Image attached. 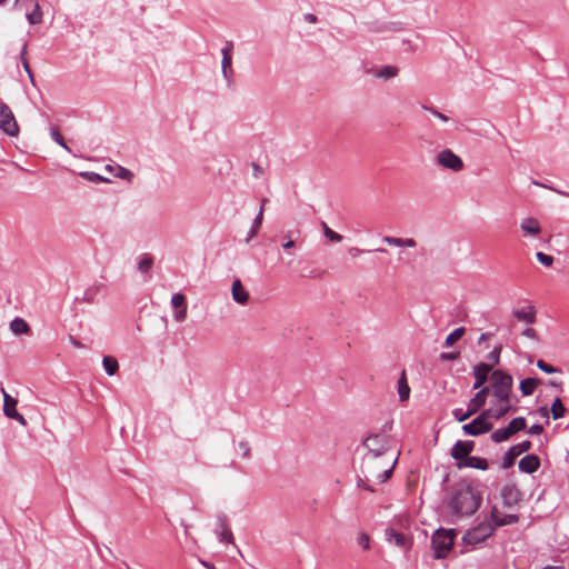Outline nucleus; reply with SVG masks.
Wrapping results in <instances>:
<instances>
[{
	"instance_id": "obj_1",
	"label": "nucleus",
	"mask_w": 569,
	"mask_h": 569,
	"mask_svg": "<svg viewBox=\"0 0 569 569\" xmlns=\"http://www.w3.org/2000/svg\"><path fill=\"white\" fill-rule=\"evenodd\" d=\"M482 492L471 482H459L451 488L448 499L450 512L459 518L470 517L480 508Z\"/></svg>"
},
{
	"instance_id": "obj_2",
	"label": "nucleus",
	"mask_w": 569,
	"mask_h": 569,
	"mask_svg": "<svg viewBox=\"0 0 569 569\" xmlns=\"http://www.w3.org/2000/svg\"><path fill=\"white\" fill-rule=\"evenodd\" d=\"M397 463V459L392 461V463L385 468L387 463H382V459L375 458V456H365L361 463V473L365 476L366 480H371L372 478L377 479L379 483L386 482L392 475L393 468Z\"/></svg>"
},
{
	"instance_id": "obj_3",
	"label": "nucleus",
	"mask_w": 569,
	"mask_h": 569,
	"mask_svg": "<svg viewBox=\"0 0 569 569\" xmlns=\"http://www.w3.org/2000/svg\"><path fill=\"white\" fill-rule=\"evenodd\" d=\"M455 537V529L440 528L435 531L431 537V546L433 549V557L436 559H443L448 556L449 551L453 547Z\"/></svg>"
},
{
	"instance_id": "obj_4",
	"label": "nucleus",
	"mask_w": 569,
	"mask_h": 569,
	"mask_svg": "<svg viewBox=\"0 0 569 569\" xmlns=\"http://www.w3.org/2000/svg\"><path fill=\"white\" fill-rule=\"evenodd\" d=\"M512 385L513 379L509 373L501 370H495L492 372V393L497 402L510 401Z\"/></svg>"
},
{
	"instance_id": "obj_5",
	"label": "nucleus",
	"mask_w": 569,
	"mask_h": 569,
	"mask_svg": "<svg viewBox=\"0 0 569 569\" xmlns=\"http://www.w3.org/2000/svg\"><path fill=\"white\" fill-rule=\"evenodd\" d=\"M493 531H495V526H492V523L489 522L488 519H485L478 526L469 529L463 535L462 541L465 545H470L472 547H476V546L482 543L487 538L492 536Z\"/></svg>"
},
{
	"instance_id": "obj_6",
	"label": "nucleus",
	"mask_w": 569,
	"mask_h": 569,
	"mask_svg": "<svg viewBox=\"0 0 569 569\" xmlns=\"http://www.w3.org/2000/svg\"><path fill=\"white\" fill-rule=\"evenodd\" d=\"M363 446L368 449L366 456H375V458L381 459L388 449V440L383 435L373 433L365 439Z\"/></svg>"
},
{
	"instance_id": "obj_7",
	"label": "nucleus",
	"mask_w": 569,
	"mask_h": 569,
	"mask_svg": "<svg viewBox=\"0 0 569 569\" xmlns=\"http://www.w3.org/2000/svg\"><path fill=\"white\" fill-rule=\"evenodd\" d=\"M0 129L10 137H16L19 132V127L11 109L2 102H0Z\"/></svg>"
},
{
	"instance_id": "obj_8",
	"label": "nucleus",
	"mask_w": 569,
	"mask_h": 569,
	"mask_svg": "<svg viewBox=\"0 0 569 569\" xmlns=\"http://www.w3.org/2000/svg\"><path fill=\"white\" fill-rule=\"evenodd\" d=\"M437 164L453 172H459L465 167L462 159L450 149H445L437 154Z\"/></svg>"
},
{
	"instance_id": "obj_9",
	"label": "nucleus",
	"mask_w": 569,
	"mask_h": 569,
	"mask_svg": "<svg viewBox=\"0 0 569 569\" xmlns=\"http://www.w3.org/2000/svg\"><path fill=\"white\" fill-rule=\"evenodd\" d=\"M531 441L530 440H523L517 445H513L510 447L507 452L502 457V469H509L515 465V461L518 456H520L523 452H527L531 449Z\"/></svg>"
},
{
	"instance_id": "obj_10",
	"label": "nucleus",
	"mask_w": 569,
	"mask_h": 569,
	"mask_svg": "<svg viewBox=\"0 0 569 569\" xmlns=\"http://www.w3.org/2000/svg\"><path fill=\"white\" fill-rule=\"evenodd\" d=\"M1 392L3 395V412L4 415L10 418L18 421L21 426H27L26 418L20 415L17 410V403L18 401L12 398L4 388H1Z\"/></svg>"
},
{
	"instance_id": "obj_11",
	"label": "nucleus",
	"mask_w": 569,
	"mask_h": 569,
	"mask_svg": "<svg viewBox=\"0 0 569 569\" xmlns=\"http://www.w3.org/2000/svg\"><path fill=\"white\" fill-rule=\"evenodd\" d=\"M475 449V442L471 440H458L455 442L450 450V455L452 459L457 461V463H461L467 458L471 457L470 453Z\"/></svg>"
},
{
	"instance_id": "obj_12",
	"label": "nucleus",
	"mask_w": 569,
	"mask_h": 569,
	"mask_svg": "<svg viewBox=\"0 0 569 569\" xmlns=\"http://www.w3.org/2000/svg\"><path fill=\"white\" fill-rule=\"evenodd\" d=\"M232 50H233V42L227 41L224 47L221 49L222 54V61H221V71L224 80L230 83L232 81L233 77V69H232Z\"/></svg>"
},
{
	"instance_id": "obj_13",
	"label": "nucleus",
	"mask_w": 569,
	"mask_h": 569,
	"mask_svg": "<svg viewBox=\"0 0 569 569\" xmlns=\"http://www.w3.org/2000/svg\"><path fill=\"white\" fill-rule=\"evenodd\" d=\"M495 526V529L502 526L515 525L519 521V516L513 513L500 515L497 506H493L489 516L486 518Z\"/></svg>"
},
{
	"instance_id": "obj_14",
	"label": "nucleus",
	"mask_w": 569,
	"mask_h": 569,
	"mask_svg": "<svg viewBox=\"0 0 569 569\" xmlns=\"http://www.w3.org/2000/svg\"><path fill=\"white\" fill-rule=\"evenodd\" d=\"M216 535L220 542H233V535L228 523V517L224 513L217 516Z\"/></svg>"
},
{
	"instance_id": "obj_15",
	"label": "nucleus",
	"mask_w": 569,
	"mask_h": 569,
	"mask_svg": "<svg viewBox=\"0 0 569 569\" xmlns=\"http://www.w3.org/2000/svg\"><path fill=\"white\" fill-rule=\"evenodd\" d=\"M492 427L491 422H483L482 418L477 417L471 422L463 425L462 431L466 435L477 437L490 431Z\"/></svg>"
},
{
	"instance_id": "obj_16",
	"label": "nucleus",
	"mask_w": 569,
	"mask_h": 569,
	"mask_svg": "<svg viewBox=\"0 0 569 569\" xmlns=\"http://www.w3.org/2000/svg\"><path fill=\"white\" fill-rule=\"evenodd\" d=\"M501 498L505 507L511 508L521 499L520 490L513 485H506L501 489Z\"/></svg>"
},
{
	"instance_id": "obj_17",
	"label": "nucleus",
	"mask_w": 569,
	"mask_h": 569,
	"mask_svg": "<svg viewBox=\"0 0 569 569\" xmlns=\"http://www.w3.org/2000/svg\"><path fill=\"white\" fill-rule=\"evenodd\" d=\"M512 316L521 322L527 325H533L537 319V311L532 305H528L526 307H521L512 310Z\"/></svg>"
},
{
	"instance_id": "obj_18",
	"label": "nucleus",
	"mask_w": 569,
	"mask_h": 569,
	"mask_svg": "<svg viewBox=\"0 0 569 569\" xmlns=\"http://www.w3.org/2000/svg\"><path fill=\"white\" fill-rule=\"evenodd\" d=\"M518 468L523 473H533L540 468V459L537 455H527L520 459Z\"/></svg>"
},
{
	"instance_id": "obj_19",
	"label": "nucleus",
	"mask_w": 569,
	"mask_h": 569,
	"mask_svg": "<svg viewBox=\"0 0 569 569\" xmlns=\"http://www.w3.org/2000/svg\"><path fill=\"white\" fill-rule=\"evenodd\" d=\"M490 370H491V367L483 362L475 366V368H473V376H475L473 389H479L485 385V382L488 379V375H489Z\"/></svg>"
},
{
	"instance_id": "obj_20",
	"label": "nucleus",
	"mask_w": 569,
	"mask_h": 569,
	"mask_svg": "<svg viewBox=\"0 0 569 569\" xmlns=\"http://www.w3.org/2000/svg\"><path fill=\"white\" fill-rule=\"evenodd\" d=\"M520 229L525 237H537L541 232V227L536 218H525L520 223Z\"/></svg>"
},
{
	"instance_id": "obj_21",
	"label": "nucleus",
	"mask_w": 569,
	"mask_h": 569,
	"mask_svg": "<svg viewBox=\"0 0 569 569\" xmlns=\"http://www.w3.org/2000/svg\"><path fill=\"white\" fill-rule=\"evenodd\" d=\"M386 539L388 542L393 543L400 548H408L409 542L405 533L395 530L393 528L386 529Z\"/></svg>"
},
{
	"instance_id": "obj_22",
	"label": "nucleus",
	"mask_w": 569,
	"mask_h": 569,
	"mask_svg": "<svg viewBox=\"0 0 569 569\" xmlns=\"http://www.w3.org/2000/svg\"><path fill=\"white\" fill-rule=\"evenodd\" d=\"M489 388H481L469 401L468 408L470 410H475V413L478 412L485 405L487 400V396L489 393Z\"/></svg>"
},
{
	"instance_id": "obj_23",
	"label": "nucleus",
	"mask_w": 569,
	"mask_h": 569,
	"mask_svg": "<svg viewBox=\"0 0 569 569\" xmlns=\"http://www.w3.org/2000/svg\"><path fill=\"white\" fill-rule=\"evenodd\" d=\"M231 292H232V299L236 302H238L240 305H244L248 302L249 292L244 289V287L242 286V283L239 279H236L232 282Z\"/></svg>"
},
{
	"instance_id": "obj_24",
	"label": "nucleus",
	"mask_w": 569,
	"mask_h": 569,
	"mask_svg": "<svg viewBox=\"0 0 569 569\" xmlns=\"http://www.w3.org/2000/svg\"><path fill=\"white\" fill-rule=\"evenodd\" d=\"M457 467L459 469L473 468L479 470H487L489 468V463L485 458L471 456L467 458V460H465L463 462L457 463Z\"/></svg>"
},
{
	"instance_id": "obj_25",
	"label": "nucleus",
	"mask_w": 569,
	"mask_h": 569,
	"mask_svg": "<svg viewBox=\"0 0 569 569\" xmlns=\"http://www.w3.org/2000/svg\"><path fill=\"white\" fill-rule=\"evenodd\" d=\"M539 383L540 380L538 378H526L521 380L519 388L522 396H531Z\"/></svg>"
},
{
	"instance_id": "obj_26",
	"label": "nucleus",
	"mask_w": 569,
	"mask_h": 569,
	"mask_svg": "<svg viewBox=\"0 0 569 569\" xmlns=\"http://www.w3.org/2000/svg\"><path fill=\"white\" fill-rule=\"evenodd\" d=\"M263 220V207H260L258 214L252 221V226L247 234L246 242H249L259 232Z\"/></svg>"
},
{
	"instance_id": "obj_27",
	"label": "nucleus",
	"mask_w": 569,
	"mask_h": 569,
	"mask_svg": "<svg viewBox=\"0 0 569 569\" xmlns=\"http://www.w3.org/2000/svg\"><path fill=\"white\" fill-rule=\"evenodd\" d=\"M10 330L14 335L19 336L28 333L30 331V327L24 319L17 317L10 322Z\"/></svg>"
},
{
	"instance_id": "obj_28",
	"label": "nucleus",
	"mask_w": 569,
	"mask_h": 569,
	"mask_svg": "<svg viewBox=\"0 0 569 569\" xmlns=\"http://www.w3.org/2000/svg\"><path fill=\"white\" fill-rule=\"evenodd\" d=\"M526 427H527L526 418L517 417V418H513L506 428L509 431L510 436H512V435L517 433L518 431L525 430Z\"/></svg>"
},
{
	"instance_id": "obj_29",
	"label": "nucleus",
	"mask_w": 569,
	"mask_h": 569,
	"mask_svg": "<svg viewBox=\"0 0 569 569\" xmlns=\"http://www.w3.org/2000/svg\"><path fill=\"white\" fill-rule=\"evenodd\" d=\"M102 366L108 376L116 375L119 369V363H118L117 359L111 356L103 357Z\"/></svg>"
},
{
	"instance_id": "obj_30",
	"label": "nucleus",
	"mask_w": 569,
	"mask_h": 569,
	"mask_svg": "<svg viewBox=\"0 0 569 569\" xmlns=\"http://www.w3.org/2000/svg\"><path fill=\"white\" fill-rule=\"evenodd\" d=\"M398 393L400 401H406L410 396V387L407 383L405 371L401 378L398 380Z\"/></svg>"
},
{
	"instance_id": "obj_31",
	"label": "nucleus",
	"mask_w": 569,
	"mask_h": 569,
	"mask_svg": "<svg viewBox=\"0 0 569 569\" xmlns=\"http://www.w3.org/2000/svg\"><path fill=\"white\" fill-rule=\"evenodd\" d=\"M153 266V258L149 253H143L140 256L138 261V270L142 273H147Z\"/></svg>"
},
{
	"instance_id": "obj_32",
	"label": "nucleus",
	"mask_w": 569,
	"mask_h": 569,
	"mask_svg": "<svg viewBox=\"0 0 569 569\" xmlns=\"http://www.w3.org/2000/svg\"><path fill=\"white\" fill-rule=\"evenodd\" d=\"M550 410L553 420L562 418L567 411L560 398L553 400Z\"/></svg>"
},
{
	"instance_id": "obj_33",
	"label": "nucleus",
	"mask_w": 569,
	"mask_h": 569,
	"mask_svg": "<svg viewBox=\"0 0 569 569\" xmlns=\"http://www.w3.org/2000/svg\"><path fill=\"white\" fill-rule=\"evenodd\" d=\"M99 292V286H91L87 288L81 297H78L77 300L83 301L87 303H92Z\"/></svg>"
},
{
	"instance_id": "obj_34",
	"label": "nucleus",
	"mask_w": 569,
	"mask_h": 569,
	"mask_svg": "<svg viewBox=\"0 0 569 569\" xmlns=\"http://www.w3.org/2000/svg\"><path fill=\"white\" fill-rule=\"evenodd\" d=\"M399 69L395 66H386L376 72V77L390 79L398 76Z\"/></svg>"
},
{
	"instance_id": "obj_35",
	"label": "nucleus",
	"mask_w": 569,
	"mask_h": 569,
	"mask_svg": "<svg viewBox=\"0 0 569 569\" xmlns=\"http://www.w3.org/2000/svg\"><path fill=\"white\" fill-rule=\"evenodd\" d=\"M465 333V328L463 327H459L457 329H455L452 332H450L446 340H445V347L446 348H449L451 347L456 341H458Z\"/></svg>"
},
{
	"instance_id": "obj_36",
	"label": "nucleus",
	"mask_w": 569,
	"mask_h": 569,
	"mask_svg": "<svg viewBox=\"0 0 569 569\" xmlns=\"http://www.w3.org/2000/svg\"><path fill=\"white\" fill-rule=\"evenodd\" d=\"M27 19L30 24H39L42 22V11L38 2L34 3L32 12L27 14Z\"/></svg>"
},
{
	"instance_id": "obj_37",
	"label": "nucleus",
	"mask_w": 569,
	"mask_h": 569,
	"mask_svg": "<svg viewBox=\"0 0 569 569\" xmlns=\"http://www.w3.org/2000/svg\"><path fill=\"white\" fill-rule=\"evenodd\" d=\"M472 415H475V410H470L469 408L466 411L461 408H457V409L452 410L453 418L459 422L466 421Z\"/></svg>"
},
{
	"instance_id": "obj_38",
	"label": "nucleus",
	"mask_w": 569,
	"mask_h": 569,
	"mask_svg": "<svg viewBox=\"0 0 569 569\" xmlns=\"http://www.w3.org/2000/svg\"><path fill=\"white\" fill-rule=\"evenodd\" d=\"M50 136L54 142L61 146L63 149L70 152L69 147L67 146L63 137L61 136L59 129L54 126L50 127Z\"/></svg>"
},
{
	"instance_id": "obj_39",
	"label": "nucleus",
	"mask_w": 569,
	"mask_h": 569,
	"mask_svg": "<svg viewBox=\"0 0 569 569\" xmlns=\"http://www.w3.org/2000/svg\"><path fill=\"white\" fill-rule=\"evenodd\" d=\"M509 437H511V436H510L509 431L507 430V428L497 429L490 436L491 440L496 443H500V442L509 439Z\"/></svg>"
},
{
	"instance_id": "obj_40",
	"label": "nucleus",
	"mask_w": 569,
	"mask_h": 569,
	"mask_svg": "<svg viewBox=\"0 0 569 569\" xmlns=\"http://www.w3.org/2000/svg\"><path fill=\"white\" fill-rule=\"evenodd\" d=\"M498 403L500 405L499 408L495 409L496 410V415H495V419L496 420L501 419L507 413H509L511 410H515L512 408V405H511L510 401H508V402H498Z\"/></svg>"
},
{
	"instance_id": "obj_41",
	"label": "nucleus",
	"mask_w": 569,
	"mask_h": 569,
	"mask_svg": "<svg viewBox=\"0 0 569 569\" xmlns=\"http://www.w3.org/2000/svg\"><path fill=\"white\" fill-rule=\"evenodd\" d=\"M322 226H323V233H325L326 238H328L330 241H333V242L342 241L343 238L341 234H339L338 232L330 229L325 222L322 223Z\"/></svg>"
},
{
	"instance_id": "obj_42",
	"label": "nucleus",
	"mask_w": 569,
	"mask_h": 569,
	"mask_svg": "<svg viewBox=\"0 0 569 569\" xmlns=\"http://www.w3.org/2000/svg\"><path fill=\"white\" fill-rule=\"evenodd\" d=\"M171 305L174 309L186 308V297L182 293H174L171 298Z\"/></svg>"
},
{
	"instance_id": "obj_43",
	"label": "nucleus",
	"mask_w": 569,
	"mask_h": 569,
	"mask_svg": "<svg viewBox=\"0 0 569 569\" xmlns=\"http://www.w3.org/2000/svg\"><path fill=\"white\" fill-rule=\"evenodd\" d=\"M371 480H366L365 476L360 472L357 476V487L365 489L369 492H375V488L370 485Z\"/></svg>"
},
{
	"instance_id": "obj_44",
	"label": "nucleus",
	"mask_w": 569,
	"mask_h": 569,
	"mask_svg": "<svg viewBox=\"0 0 569 569\" xmlns=\"http://www.w3.org/2000/svg\"><path fill=\"white\" fill-rule=\"evenodd\" d=\"M26 54H27V43H24L22 46V49H21V52H20V56H21V62H22V66H23V69L26 70V72L28 73L29 78L31 81H33V76H32V71H31V68L29 66V62L27 61L26 59Z\"/></svg>"
},
{
	"instance_id": "obj_45",
	"label": "nucleus",
	"mask_w": 569,
	"mask_h": 569,
	"mask_svg": "<svg viewBox=\"0 0 569 569\" xmlns=\"http://www.w3.org/2000/svg\"><path fill=\"white\" fill-rule=\"evenodd\" d=\"M357 543L360 546L363 550H368L370 548V537L366 532H360L357 536Z\"/></svg>"
},
{
	"instance_id": "obj_46",
	"label": "nucleus",
	"mask_w": 569,
	"mask_h": 569,
	"mask_svg": "<svg viewBox=\"0 0 569 569\" xmlns=\"http://www.w3.org/2000/svg\"><path fill=\"white\" fill-rule=\"evenodd\" d=\"M537 367L543 371L545 373H548V375H551V373H556V372H559V369L552 367L551 365L547 363L546 361L539 359L537 361Z\"/></svg>"
},
{
	"instance_id": "obj_47",
	"label": "nucleus",
	"mask_w": 569,
	"mask_h": 569,
	"mask_svg": "<svg viewBox=\"0 0 569 569\" xmlns=\"http://www.w3.org/2000/svg\"><path fill=\"white\" fill-rule=\"evenodd\" d=\"M536 258H537V260H538L541 264H543V266H546V267H550V266H552V263H553V257H552V256H549V254H546V253H543V252H541V251H538V252L536 253Z\"/></svg>"
},
{
	"instance_id": "obj_48",
	"label": "nucleus",
	"mask_w": 569,
	"mask_h": 569,
	"mask_svg": "<svg viewBox=\"0 0 569 569\" xmlns=\"http://www.w3.org/2000/svg\"><path fill=\"white\" fill-rule=\"evenodd\" d=\"M382 241L389 246L403 247V238H396L390 236H383Z\"/></svg>"
},
{
	"instance_id": "obj_49",
	"label": "nucleus",
	"mask_w": 569,
	"mask_h": 569,
	"mask_svg": "<svg viewBox=\"0 0 569 569\" xmlns=\"http://www.w3.org/2000/svg\"><path fill=\"white\" fill-rule=\"evenodd\" d=\"M502 347L496 346L491 352L487 356L489 361H492L493 363H498L500 360V353H501Z\"/></svg>"
},
{
	"instance_id": "obj_50",
	"label": "nucleus",
	"mask_w": 569,
	"mask_h": 569,
	"mask_svg": "<svg viewBox=\"0 0 569 569\" xmlns=\"http://www.w3.org/2000/svg\"><path fill=\"white\" fill-rule=\"evenodd\" d=\"M81 176L91 182L106 181V179L96 172H81Z\"/></svg>"
},
{
	"instance_id": "obj_51",
	"label": "nucleus",
	"mask_w": 569,
	"mask_h": 569,
	"mask_svg": "<svg viewBox=\"0 0 569 569\" xmlns=\"http://www.w3.org/2000/svg\"><path fill=\"white\" fill-rule=\"evenodd\" d=\"M422 108L425 110H428L429 112H431L433 116H436L438 119H440L443 122H447L449 120V118L446 114L441 113L433 107L423 106Z\"/></svg>"
},
{
	"instance_id": "obj_52",
	"label": "nucleus",
	"mask_w": 569,
	"mask_h": 569,
	"mask_svg": "<svg viewBox=\"0 0 569 569\" xmlns=\"http://www.w3.org/2000/svg\"><path fill=\"white\" fill-rule=\"evenodd\" d=\"M495 415H496V410L492 408H489V409L482 411L478 417L482 418L483 422H489L490 418L495 419Z\"/></svg>"
},
{
	"instance_id": "obj_53",
	"label": "nucleus",
	"mask_w": 569,
	"mask_h": 569,
	"mask_svg": "<svg viewBox=\"0 0 569 569\" xmlns=\"http://www.w3.org/2000/svg\"><path fill=\"white\" fill-rule=\"evenodd\" d=\"M117 177H119L121 179L130 180L133 177V173L127 168L119 167Z\"/></svg>"
},
{
	"instance_id": "obj_54",
	"label": "nucleus",
	"mask_w": 569,
	"mask_h": 569,
	"mask_svg": "<svg viewBox=\"0 0 569 569\" xmlns=\"http://www.w3.org/2000/svg\"><path fill=\"white\" fill-rule=\"evenodd\" d=\"M173 318L178 322L184 321V319L187 318V307L177 309V311L173 313Z\"/></svg>"
},
{
	"instance_id": "obj_55",
	"label": "nucleus",
	"mask_w": 569,
	"mask_h": 569,
	"mask_svg": "<svg viewBox=\"0 0 569 569\" xmlns=\"http://www.w3.org/2000/svg\"><path fill=\"white\" fill-rule=\"evenodd\" d=\"M522 336L529 338V339H533V340H539L538 338V333L537 331L533 329V328H526L523 331H522Z\"/></svg>"
},
{
	"instance_id": "obj_56",
	"label": "nucleus",
	"mask_w": 569,
	"mask_h": 569,
	"mask_svg": "<svg viewBox=\"0 0 569 569\" xmlns=\"http://www.w3.org/2000/svg\"><path fill=\"white\" fill-rule=\"evenodd\" d=\"M543 432V427L539 423H535L532 425L529 430H528V433L529 435H540Z\"/></svg>"
},
{
	"instance_id": "obj_57",
	"label": "nucleus",
	"mask_w": 569,
	"mask_h": 569,
	"mask_svg": "<svg viewBox=\"0 0 569 569\" xmlns=\"http://www.w3.org/2000/svg\"><path fill=\"white\" fill-rule=\"evenodd\" d=\"M458 352H442L440 355L441 360H456L458 358Z\"/></svg>"
},
{
	"instance_id": "obj_58",
	"label": "nucleus",
	"mask_w": 569,
	"mask_h": 569,
	"mask_svg": "<svg viewBox=\"0 0 569 569\" xmlns=\"http://www.w3.org/2000/svg\"><path fill=\"white\" fill-rule=\"evenodd\" d=\"M348 252H349V254H350L351 257L356 258V257H358V256H360V254L365 253V252H366V250L360 249V248H357V247H352V248H350V249L348 250Z\"/></svg>"
},
{
	"instance_id": "obj_59",
	"label": "nucleus",
	"mask_w": 569,
	"mask_h": 569,
	"mask_svg": "<svg viewBox=\"0 0 569 569\" xmlns=\"http://www.w3.org/2000/svg\"><path fill=\"white\" fill-rule=\"evenodd\" d=\"M239 448L242 450L244 457H248L250 455V447L247 441H241L239 443Z\"/></svg>"
},
{
	"instance_id": "obj_60",
	"label": "nucleus",
	"mask_w": 569,
	"mask_h": 569,
	"mask_svg": "<svg viewBox=\"0 0 569 569\" xmlns=\"http://www.w3.org/2000/svg\"><path fill=\"white\" fill-rule=\"evenodd\" d=\"M252 169H253V177L259 178L262 174V168L257 164L256 162H252Z\"/></svg>"
},
{
	"instance_id": "obj_61",
	"label": "nucleus",
	"mask_w": 569,
	"mask_h": 569,
	"mask_svg": "<svg viewBox=\"0 0 569 569\" xmlns=\"http://www.w3.org/2000/svg\"><path fill=\"white\" fill-rule=\"evenodd\" d=\"M417 246V242L412 238H403V247L408 248H415Z\"/></svg>"
},
{
	"instance_id": "obj_62",
	"label": "nucleus",
	"mask_w": 569,
	"mask_h": 569,
	"mask_svg": "<svg viewBox=\"0 0 569 569\" xmlns=\"http://www.w3.org/2000/svg\"><path fill=\"white\" fill-rule=\"evenodd\" d=\"M305 20L309 23H316L318 21V18L313 13H307L305 14Z\"/></svg>"
},
{
	"instance_id": "obj_63",
	"label": "nucleus",
	"mask_w": 569,
	"mask_h": 569,
	"mask_svg": "<svg viewBox=\"0 0 569 569\" xmlns=\"http://www.w3.org/2000/svg\"><path fill=\"white\" fill-rule=\"evenodd\" d=\"M69 341L76 348H82L83 347V345L79 340H77L74 337H72V336L69 337Z\"/></svg>"
},
{
	"instance_id": "obj_64",
	"label": "nucleus",
	"mask_w": 569,
	"mask_h": 569,
	"mask_svg": "<svg viewBox=\"0 0 569 569\" xmlns=\"http://www.w3.org/2000/svg\"><path fill=\"white\" fill-rule=\"evenodd\" d=\"M492 336V333L490 332H485V333H481L479 339H478V343H482L483 341L490 339V337Z\"/></svg>"
}]
</instances>
